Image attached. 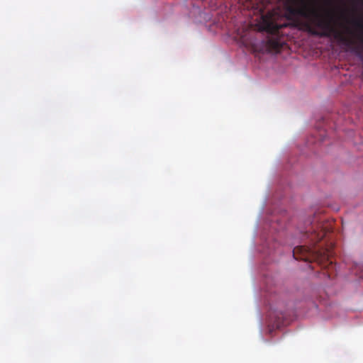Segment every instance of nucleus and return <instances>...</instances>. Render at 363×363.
Wrapping results in <instances>:
<instances>
[{
	"instance_id": "obj_1",
	"label": "nucleus",
	"mask_w": 363,
	"mask_h": 363,
	"mask_svg": "<svg viewBox=\"0 0 363 363\" xmlns=\"http://www.w3.org/2000/svg\"><path fill=\"white\" fill-rule=\"evenodd\" d=\"M284 8L288 15L286 17L277 18L272 12L262 17V30L272 35L266 41V49L269 52H280L283 46V43L277 36L279 34L280 30L283 28L288 27L290 25L289 21L295 16H300L308 21L304 23L303 26L304 29L311 35L313 34L308 30L307 25H309L318 31L323 30L322 28L316 25L317 21L330 22L333 28L340 32L333 25L331 15L327 13V18H323L319 13L313 1L308 0H284Z\"/></svg>"
},
{
	"instance_id": "obj_2",
	"label": "nucleus",
	"mask_w": 363,
	"mask_h": 363,
	"mask_svg": "<svg viewBox=\"0 0 363 363\" xmlns=\"http://www.w3.org/2000/svg\"><path fill=\"white\" fill-rule=\"evenodd\" d=\"M294 257L298 260H303L306 262H311L312 259H328L330 252L328 250H323V252L315 251L307 246H297L293 250Z\"/></svg>"
},
{
	"instance_id": "obj_3",
	"label": "nucleus",
	"mask_w": 363,
	"mask_h": 363,
	"mask_svg": "<svg viewBox=\"0 0 363 363\" xmlns=\"http://www.w3.org/2000/svg\"><path fill=\"white\" fill-rule=\"evenodd\" d=\"M323 237H324L323 233H317L314 232L309 235L310 239L313 242L320 241L323 238Z\"/></svg>"
},
{
	"instance_id": "obj_4",
	"label": "nucleus",
	"mask_w": 363,
	"mask_h": 363,
	"mask_svg": "<svg viewBox=\"0 0 363 363\" xmlns=\"http://www.w3.org/2000/svg\"><path fill=\"white\" fill-rule=\"evenodd\" d=\"M355 25L360 28H363V23L360 21H355Z\"/></svg>"
},
{
	"instance_id": "obj_5",
	"label": "nucleus",
	"mask_w": 363,
	"mask_h": 363,
	"mask_svg": "<svg viewBox=\"0 0 363 363\" xmlns=\"http://www.w3.org/2000/svg\"><path fill=\"white\" fill-rule=\"evenodd\" d=\"M359 40L362 43H363V38H359Z\"/></svg>"
}]
</instances>
